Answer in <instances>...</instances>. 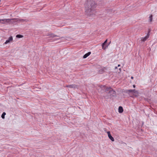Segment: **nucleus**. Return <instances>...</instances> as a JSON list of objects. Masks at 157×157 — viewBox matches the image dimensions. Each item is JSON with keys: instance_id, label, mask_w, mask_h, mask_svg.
<instances>
[{"instance_id": "obj_11", "label": "nucleus", "mask_w": 157, "mask_h": 157, "mask_svg": "<svg viewBox=\"0 0 157 157\" xmlns=\"http://www.w3.org/2000/svg\"><path fill=\"white\" fill-rule=\"evenodd\" d=\"M23 37V36L20 34H17L16 35V37L18 38H22Z\"/></svg>"}, {"instance_id": "obj_14", "label": "nucleus", "mask_w": 157, "mask_h": 157, "mask_svg": "<svg viewBox=\"0 0 157 157\" xmlns=\"http://www.w3.org/2000/svg\"><path fill=\"white\" fill-rule=\"evenodd\" d=\"M88 55H87V54L86 53V54L83 56V58L84 59L86 58V57H87L88 56Z\"/></svg>"}, {"instance_id": "obj_1", "label": "nucleus", "mask_w": 157, "mask_h": 157, "mask_svg": "<svg viewBox=\"0 0 157 157\" xmlns=\"http://www.w3.org/2000/svg\"><path fill=\"white\" fill-rule=\"evenodd\" d=\"M85 12L88 15L94 13V9L96 6L95 2L93 0H87L85 4Z\"/></svg>"}, {"instance_id": "obj_10", "label": "nucleus", "mask_w": 157, "mask_h": 157, "mask_svg": "<svg viewBox=\"0 0 157 157\" xmlns=\"http://www.w3.org/2000/svg\"><path fill=\"white\" fill-rule=\"evenodd\" d=\"M132 93L135 94H137L136 96H137V95H138V91L136 90H133V91L132 92Z\"/></svg>"}, {"instance_id": "obj_15", "label": "nucleus", "mask_w": 157, "mask_h": 157, "mask_svg": "<svg viewBox=\"0 0 157 157\" xmlns=\"http://www.w3.org/2000/svg\"><path fill=\"white\" fill-rule=\"evenodd\" d=\"M152 15H151L149 17V18H150L149 20H150V22L152 20Z\"/></svg>"}, {"instance_id": "obj_21", "label": "nucleus", "mask_w": 157, "mask_h": 157, "mask_svg": "<svg viewBox=\"0 0 157 157\" xmlns=\"http://www.w3.org/2000/svg\"><path fill=\"white\" fill-rule=\"evenodd\" d=\"M133 87L134 88H135V86H135V85H133Z\"/></svg>"}, {"instance_id": "obj_12", "label": "nucleus", "mask_w": 157, "mask_h": 157, "mask_svg": "<svg viewBox=\"0 0 157 157\" xmlns=\"http://www.w3.org/2000/svg\"><path fill=\"white\" fill-rule=\"evenodd\" d=\"M6 114V113L5 112H3L1 116V117L2 119H4L5 118V115Z\"/></svg>"}, {"instance_id": "obj_22", "label": "nucleus", "mask_w": 157, "mask_h": 157, "mask_svg": "<svg viewBox=\"0 0 157 157\" xmlns=\"http://www.w3.org/2000/svg\"><path fill=\"white\" fill-rule=\"evenodd\" d=\"M133 77L132 76V77H131V79H133Z\"/></svg>"}, {"instance_id": "obj_9", "label": "nucleus", "mask_w": 157, "mask_h": 157, "mask_svg": "<svg viewBox=\"0 0 157 157\" xmlns=\"http://www.w3.org/2000/svg\"><path fill=\"white\" fill-rule=\"evenodd\" d=\"M109 138L112 141H114V138L111 136V135H110L108 136Z\"/></svg>"}, {"instance_id": "obj_24", "label": "nucleus", "mask_w": 157, "mask_h": 157, "mask_svg": "<svg viewBox=\"0 0 157 157\" xmlns=\"http://www.w3.org/2000/svg\"><path fill=\"white\" fill-rule=\"evenodd\" d=\"M119 70L121 71V68H119Z\"/></svg>"}, {"instance_id": "obj_20", "label": "nucleus", "mask_w": 157, "mask_h": 157, "mask_svg": "<svg viewBox=\"0 0 157 157\" xmlns=\"http://www.w3.org/2000/svg\"><path fill=\"white\" fill-rule=\"evenodd\" d=\"M110 43H111V41H110V42L107 45V46H106V47H108V46H109V45L110 44Z\"/></svg>"}, {"instance_id": "obj_23", "label": "nucleus", "mask_w": 157, "mask_h": 157, "mask_svg": "<svg viewBox=\"0 0 157 157\" xmlns=\"http://www.w3.org/2000/svg\"><path fill=\"white\" fill-rule=\"evenodd\" d=\"M120 66V64H119L118 66V67H119Z\"/></svg>"}, {"instance_id": "obj_3", "label": "nucleus", "mask_w": 157, "mask_h": 157, "mask_svg": "<svg viewBox=\"0 0 157 157\" xmlns=\"http://www.w3.org/2000/svg\"><path fill=\"white\" fill-rule=\"evenodd\" d=\"M106 91H109V93L110 94V95L113 96H115L116 94V91L113 90L111 88H107L106 89Z\"/></svg>"}, {"instance_id": "obj_18", "label": "nucleus", "mask_w": 157, "mask_h": 157, "mask_svg": "<svg viewBox=\"0 0 157 157\" xmlns=\"http://www.w3.org/2000/svg\"><path fill=\"white\" fill-rule=\"evenodd\" d=\"M88 56H89L91 54V52H89L86 53Z\"/></svg>"}, {"instance_id": "obj_17", "label": "nucleus", "mask_w": 157, "mask_h": 157, "mask_svg": "<svg viewBox=\"0 0 157 157\" xmlns=\"http://www.w3.org/2000/svg\"><path fill=\"white\" fill-rule=\"evenodd\" d=\"M56 36L55 35L53 34H51V37H54L55 36Z\"/></svg>"}, {"instance_id": "obj_13", "label": "nucleus", "mask_w": 157, "mask_h": 157, "mask_svg": "<svg viewBox=\"0 0 157 157\" xmlns=\"http://www.w3.org/2000/svg\"><path fill=\"white\" fill-rule=\"evenodd\" d=\"M133 91V90H128L127 91V92L130 93H132Z\"/></svg>"}, {"instance_id": "obj_19", "label": "nucleus", "mask_w": 157, "mask_h": 157, "mask_svg": "<svg viewBox=\"0 0 157 157\" xmlns=\"http://www.w3.org/2000/svg\"><path fill=\"white\" fill-rule=\"evenodd\" d=\"M107 39H106L105 41L104 42V43H105V44H106L107 42Z\"/></svg>"}, {"instance_id": "obj_16", "label": "nucleus", "mask_w": 157, "mask_h": 157, "mask_svg": "<svg viewBox=\"0 0 157 157\" xmlns=\"http://www.w3.org/2000/svg\"><path fill=\"white\" fill-rule=\"evenodd\" d=\"M107 133L108 134V136H110V135H111L110 134V132L109 131L107 132Z\"/></svg>"}, {"instance_id": "obj_8", "label": "nucleus", "mask_w": 157, "mask_h": 157, "mask_svg": "<svg viewBox=\"0 0 157 157\" xmlns=\"http://www.w3.org/2000/svg\"><path fill=\"white\" fill-rule=\"evenodd\" d=\"M106 44H105V43H103L102 44V48L105 50L106 49V48H107L106 47V46L105 47V45Z\"/></svg>"}, {"instance_id": "obj_7", "label": "nucleus", "mask_w": 157, "mask_h": 157, "mask_svg": "<svg viewBox=\"0 0 157 157\" xmlns=\"http://www.w3.org/2000/svg\"><path fill=\"white\" fill-rule=\"evenodd\" d=\"M123 109L122 107L119 106L118 108V112L119 113H121L123 112Z\"/></svg>"}, {"instance_id": "obj_4", "label": "nucleus", "mask_w": 157, "mask_h": 157, "mask_svg": "<svg viewBox=\"0 0 157 157\" xmlns=\"http://www.w3.org/2000/svg\"><path fill=\"white\" fill-rule=\"evenodd\" d=\"M150 31H149L147 35L144 37H142L141 38V40L142 42H144L149 37V33Z\"/></svg>"}, {"instance_id": "obj_6", "label": "nucleus", "mask_w": 157, "mask_h": 157, "mask_svg": "<svg viewBox=\"0 0 157 157\" xmlns=\"http://www.w3.org/2000/svg\"><path fill=\"white\" fill-rule=\"evenodd\" d=\"M66 87L70 88H77V86L74 84L70 85H67L66 86Z\"/></svg>"}, {"instance_id": "obj_5", "label": "nucleus", "mask_w": 157, "mask_h": 157, "mask_svg": "<svg viewBox=\"0 0 157 157\" xmlns=\"http://www.w3.org/2000/svg\"><path fill=\"white\" fill-rule=\"evenodd\" d=\"M13 37L12 36H10L8 39L5 42L4 44H7L9 43H10V41H12L13 40Z\"/></svg>"}, {"instance_id": "obj_2", "label": "nucleus", "mask_w": 157, "mask_h": 157, "mask_svg": "<svg viewBox=\"0 0 157 157\" xmlns=\"http://www.w3.org/2000/svg\"><path fill=\"white\" fill-rule=\"evenodd\" d=\"M17 20V21H20L23 22L24 21H25L26 20L24 19H18L17 18H11V19H0V21H2L3 22H2V23L5 24V23L6 22H9L10 21L12 20Z\"/></svg>"}]
</instances>
